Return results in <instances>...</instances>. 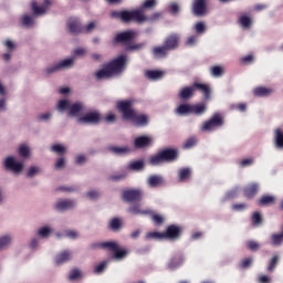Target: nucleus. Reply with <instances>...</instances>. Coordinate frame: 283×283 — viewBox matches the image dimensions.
<instances>
[{
  "label": "nucleus",
  "instance_id": "nucleus-1",
  "mask_svg": "<svg viewBox=\"0 0 283 283\" xmlns=\"http://www.w3.org/2000/svg\"><path fill=\"white\" fill-rule=\"evenodd\" d=\"M157 6L156 0H145L142 7L135 9V10H113L111 12L112 19L120 20L123 23H130L134 20H136L135 13L142 12V15H145L146 10H153Z\"/></svg>",
  "mask_w": 283,
  "mask_h": 283
},
{
  "label": "nucleus",
  "instance_id": "nucleus-2",
  "mask_svg": "<svg viewBox=\"0 0 283 283\" xmlns=\"http://www.w3.org/2000/svg\"><path fill=\"white\" fill-rule=\"evenodd\" d=\"M126 62H127V57L125 54L117 56L111 62L104 64V67L98 70L95 73L96 78L97 80L111 78L114 75L119 74L123 71Z\"/></svg>",
  "mask_w": 283,
  "mask_h": 283
},
{
  "label": "nucleus",
  "instance_id": "nucleus-3",
  "mask_svg": "<svg viewBox=\"0 0 283 283\" xmlns=\"http://www.w3.org/2000/svg\"><path fill=\"white\" fill-rule=\"evenodd\" d=\"M137 33L134 30H126L115 34L114 43L122 44L126 51H140L146 46V42L135 43Z\"/></svg>",
  "mask_w": 283,
  "mask_h": 283
},
{
  "label": "nucleus",
  "instance_id": "nucleus-4",
  "mask_svg": "<svg viewBox=\"0 0 283 283\" xmlns=\"http://www.w3.org/2000/svg\"><path fill=\"white\" fill-rule=\"evenodd\" d=\"M179 153L176 148H165L164 150H159L157 155H153L149 158V164L153 166H158L163 163H174L178 159Z\"/></svg>",
  "mask_w": 283,
  "mask_h": 283
},
{
  "label": "nucleus",
  "instance_id": "nucleus-5",
  "mask_svg": "<svg viewBox=\"0 0 283 283\" xmlns=\"http://www.w3.org/2000/svg\"><path fill=\"white\" fill-rule=\"evenodd\" d=\"M116 107L122 113L124 119L130 120V118H134L136 111L133 108L132 99H120L116 102Z\"/></svg>",
  "mask_w": 283,
  "mask_h": 283
},
{
  "label": "nucleus",
  "instance_id": "nucleus-6",
  "mask_svg": "<svg viewBox=\"0 0 283 283\" xmlns=\"http://www.w3.org/2000/svg\"><path fill=\"white\" fill-rule=\"evenodd\" d=\"M224 124V119L222 117V115H220V113H214L212 115V117H210V119H208L207 122H203L202 126H201V130L202 132H212L217 128L222 127Z\"/></svg>",
  "mask_w": 283,
  "mask_h": 283
},
{
  "label": "nucleus",
  "instance_id": "nucleus-7",
  "mask_svg": "<svg viewBox=\"0 0 283 283\" xmlns=\"http://www.w3.org/2000/svg\"><path fill=\"white\" fill-rule=\"evenodd\" d=\"M144 192L142 189H126L122 193V199L127 203H138L143 200Z\"/></svg>",
  "mask_w": 283,
  "mask_h": 283
},
{
  "label": "nucleus",
  "instance_id": "nucleus-8",
  "mask_svg": "<svg viewBox=\"0 0 283 283\" xmlns=\"http://www.w3.org/2000/svg\"><path fill=\"white\" fill-rule=\"evenodd\" d=\"M191 12L195 17H206L208 14V0H193Z\"/></svg>",
  "mask_w": 283,
  "mask_h": 283
},
{
  "label": "nucleus",
  "instance_id": "nucleus-9",
  "mask_svg": "<svg viewBox=\"0 0 283 283\" xmlns=\"http://www.w3.org/2000/svg\"><path fill=\"white\" fill-rule=\"evenodd\" d=\"M103 120V117L98 111H92L86 113L82 117H78V123L98 125Z\"/></svg>",
  "mask_w": 283,
  "mask_h": 283
},
{
  "label": "nucleus",
  "instance_id": "nucleus-10",
  "mask_svg": "<svg viewBox=\"0 0 283 283\" xmlns=\"http://www.w3.org/2000/svg\"><path fill=\"white\" fill-rule=\"evenodd\" d=\"M74 60L73 59H64L62 61H60L59 63L49 66L45 69V72L48 75L56 73L63 69H70L73 65Z\"/></svg>",
  "mask_w": 283,
  "mask_h": 283
},
{
  "label": "nucleus",
  "instance_id": "nucleus-11",
  "mask_svg": "<svg viewBox=\"0 0 283 283\" xmlns=\"http://www.w3.org/2000/svg\"><path fill=\"white\" fill-rule=\"evenodd\" d=\"M161 12H154L150 15L142 14V12L137 11L135 12V18L133 22H136L138 24L145 23V22H155L158 21L161 18Z\"/></svg>",
  "mask_w": 283,
  "mask_h": 283
},
{
  "label": "nucleus",
  "instance_id": "nucleus-12",
  "mask_svg": "<svg viewBox=\"0 0 283 283\" xmlns=\"http://www.w3.org/2000/svg\"><path fill=\"white\" fill-rule=\"evenodd\" d=\"M180 44V35L178 33H171L167 35L164 40V45L167 48V50L175 51L179 48Z\"/></svg>",
  "mask_w": 283,
  "mask_h": 283
},
{
  "label": "nucleus",
  "instance_id": "nucleus-13",
  "mask_svg": "<svg viewBox=\"0 0 283 283\" xmlns=\"http://www.w3.org/2000/svg\"><path fill=\"white\" fill-rule=\"evenodd\" d=\"M103 248H107L109 251L114 252L113 259L122 260L127 255L126 250H119V247L115 242H104Z\"/></svg>",
  "mask_w": 283,
  "mask_h": 283
},
{
  "label": "nucleus",
  "instance_id": "nucleus-14",
  "mask_svg": "<svg viewBox=\"0 0 283 283\" xmlns=\"http://www.w3.org/2000/svg\"><path fill=\"white\" fill-rule=\"evenodd\" d=\"M181 232L182 230L180 227L171 224L167 227L166 231L164 232V238L165 240L176 241L180 238Z\"/></svg>",
  "mask_w": 283,
  "mask_h": 283
},
{
  "label": "nucleus",
  "instance_id": "nucleus-15",
  "mask_svg": "<svg viewBox=\"0 0 283 283\" xmlns=\"http://www.w3.org/2000/svg\"><path fill=\"white\" fill-rule=\"evenodd\" d=\"M4 167L7 170L19 174L23 169V164H21L20 161H15L13 157H7V159L4 160Z\"/></svg>",
  "mask_w": 283,
  "mask_h": 283
},
{
  "label": "nucleus",
  "instance_id": "nucleus-16",
  "mask_svg": "<svg viewBox=\"0 0 283 283\" xmlns=\"http://www.w3.org/2000/svg\"><path fill=\"white\" fill-rule=\"evenodd\" d=\"M107 151L116 156H126L130 154L132 148L129 146H107Z\"/></svg>",
  "mask_w": 283,
  "mask_h": 283
},
{
  "label": "nucleus",
  "instance_id": "nucleus-17",
  "mask_svg": "<svg viewBox=\"0 0 283 283\" xmlns=\"http://www.w3.org/2000/svg\"><path fill=\"white\" fill-rule=\"evenodd\" d=\"M153 143L151 137H148V135H142L140 137H136L134 142V146L136 149H143L145 147L150 146Z\"/></svg>",
  "mask_w": 283,
  "mask_h": 283
},
{
  "label": "nucleus",
  "instance_id": "nucleus-18",
  "mask_svg": "<svg viewBox=\"0 0 283 283\" xmlns=\"http://www.w3.org/2000/svg\"><path fill=\"white\" fill-rule=\"evenodd\" d=\"M51 1L44 0L43 6L39 7L36 1H32L31 9L35 15H42L50 8Z\"/></svg>",
  "mask_w": 283,
  "mask_h": 283
},
{
  "label": "nucleus",
  "instance_id": "nucleus-19",
  "mask_svg": "<svg viewBox=\"0 0 283 283\" xmlns=\"http://www.w3.org/2000/svg\"><path fill=\"white\" fill-rule=\"evenodd\" d=\"M147 185L149 188L155 189V188L163 187L165 185V180L161 176L153 175L148 178Z\"/></svg>",
  "mask_w": 283,
  "mask_h": 283
},
{
  "label": "nucleus",
  "instance_id": "nucleus-20",
  "mask_svg": "<svg viewBox=\"0 0 283 283\" xmlns=\"http://www.w3.org/2000/svg\"><path fill=\"white\" fill-rule=\"evenodd\" d=\"M169 50L163 44V45H156L153 48L151 53L154 57L156 59H165L169 54Z\"/></svg>",
  "mask_w": 283,
  "mask_h": 283
},
{
  "label": "nucleus",
  "instance_id": "nucleus-21",
  "mask_svg": "<svg viewBox=\"0 0 283 283\" xmlns=\"http://www.w3.org/2000/svg\"><path fill=\"white\" fill-rule=\"evenodd\" d=\"M128 212L134 214V216H150L154 212L150 209L142 210V206L139 203L133 205L129 209Z\"/></svg>",
  "mask_w": 283,
  "mask_h": 283
},
{
  "label": "nucleus",
  "instance_id": "nucleus-22",
  "mask_svg": "<svg viewBox=\"0 0 283 283\" xmlns=\"http://www.w3.org/2000/svg\"><path fill=\"white\" fill-rule=\"evenodd\" d=\"M193 90L195 92L198 91L200 92L202 95H205L206 99L210 98L211 95V88L210 86H208V84H200L199 82H195L193 84Z\"/></svg>",
  "mask_w": 283,
  "mask_h": 283
},
{
  "label": "nucleus",
  "instance_id": "nucleus-23",
  "mask_svg": "<svg viewBox=\"0 0 283 283\" xmlns=\"http://www.w3.org/2000/svg\"><path fill=\"white\" fill-rule=\"evenodd\" d=\"M259 192V185L258 184H251L248 185L244 189H243V195L248 198V199H253L256 193Z\"/></svg>",
  "mask_w": 283,
  "mask_h": 283
},
{
  "label": "nucleus",
  "instance_id": "nucleus-24",
  "mask_svg": "<svg viewBox=\"0 0 283 283\" xmlns=\"http://www.w3.org/2000/svg\"><path fill=\"white\" fill-rule=\"evenodd\" d=\"M75 207V202L73 200H60L56 205H55V209L57 211H66V210H71Z\"/></svg>",
  "mask_w": 283,
  "mask_h": 283
},
{
  "label": "nucleus",
  "instance_id": "nucleus-25",
  "mask_svg": "<svg viewBox=\"0 0 283 283\" xmlns=\"http://www.w3.org/2000/svg\"><path fill=\"white\" fill-rule=\"evenodd\" d=\"M193 84L192 86H185L184 88H181V91H179V98L182 101H187L189 98H191L193 96Z\"/></svg>",
  "mask_w": 283,
  "mask_h": 283
},
{
  "label": "nucleus",
  "instance_id": "nucleus-26",
  "mask_svg": "<svg viewBox=\"0 0 283 283\" xmlns=\"http://www.w3.org/2000/svg\"><path fill=\"white\" fill-rule=\"evenodd\" d=\"M253 94L256 97H268L273 94V88H266V86H258L254 88Z\"/></svg>",
  "mask_w": 283,
  "mask_h": 283
},
{
  "label": "nucleus",
  "instance_id": "nucleus-27",
  "mask_svg": "<svg viewBox=\"0 0 283 283\" xmlns=\"http://www.w3.org/2000/svg\"><path fill=\"white\" fill-rule=\"evenodd\" d=\"M67 28L72 34H78L82 32L81 23L77 19L70 20L67 22Z\"/></svg>",
  "mask_w": 283,
  "mask_h": 283
},
{
  "label": "nucleus",
  "instance_id": "nucleus-28",
  "mask_svg": "<svg viewBox=\"0 0 283 283\" xmlns=\"http://www.w3.org/2000/svg\"><path fill=\"white\" fill-rule=\"evenodd\" d=\"M72 259V253L70 251H63L62 253L55 256L56 265L64 264Z\"/></svg>",
  "mask_w": 283,
  "mask_h": 283
},
{
  "label": "nucleus",
  "instance_id": "nucleus-29",
  "mask_svg": "<svg viewBox=\"0 0 283 283\" xmlns=\"http://www.w3.org/2000/svg\"><path fill=\"white\" fill-rule=\"evenodd\" d=\"M129 120L134 122L138 126H146L148 124L147 115H137L136 111L134 112V116L130 117Z\"/></svg>",
  "mask_w": 283,
  "mask_h": 283
},
{
  "label": "nucleus",
  "instance_id": "nucleus-30",
  "mask_svg": "<svg viewBox=\"0 0 283 283\" xmlns=\"http://www.w3.org/2000/svg\"><path fill=\"white\" fill-rule=\"evenodd\" d=\"M207 106L203 103L200 104H191V114L197 116H201L206 113Z\"/></svg>",
  "mask_w": 283,
  "mask_h": 283
},
{
  "label": "nucleus",
  "instance_id": "nucleus-31",
  "mask_svg": "<svg viewBox=\"0 0 283 283\" xmlns=\"http://www.w3.org/2000/svg\"><path fill=\"white\" fill-rule=\"evenodd\" d=\"M276 201V198L273 197V196H263L259 201V206L261 207H269V206H272L274 205Z\"/></svg>",
  "mask_w": 283,
  "mask_h": 283
},
{
  "label": "nucleus",
  "instance_id": "nucleus-32",
  "mask_svg": "<svg viewBox=\"0 0 283 283\" xmlns=\"http://www.w3.org/2000/svg\"><path fill=\"white\" fill-rule=\"evenodd\" d=\"M274 145L277 149H283V130L281 128L275 130Z\"/></svg>",
  "mask_w": 283,
  "mask_h": 283
},
{
  "label": "nucleus",
  "instance_id": "nucleus-33",
  "mask_svg": "<svg viewBox=\"0 0 283 283\" xmlns=\"http://www.w3.org/2000/svg\"><path fill=\"white\" fill-rule=\"evenodd\" d=\"M69 115L70 116H78V114L82 112L83 109V106L82 104H80V102H76V104H72L70 105V108H69Z\"/></svg>",
  "mask_w": 283,
  "mask_h": 283
},
{
  "label": "nucleus",
  "instance_id": "nucleus-34",
  "mask_svg": "<svg viewBox=\"0 0 283 283\" xmlns=\"http://www.w3.org/2000/svg\"><path fill=\"white\" fill-rule=\"evenodd\" d=\"M146 75L149 80H159L163 77L164 72L159 70H149L146 72Z\"/></svg>",
  "mask_w": 283,
  "mask_h": 283
},
{
  "label": "nucleus",
  "instance_id": "nucleus-35",
  "mask_svg": "<svg viewBox=\"0 0 283 283\" xmlns=\"http://www.w3.org/2000/svg\"><path fill=\"white\" fill-rule=\"evenodd\" d=\"M239 24L244 29H250L252 24V19L249 15H241L239 19Z\"/></svg>",
  "mask_w": 283,
  "mask_h": 283
},
{
  "label": "nucleus",
  "instance_id": "nucleus-36",
  "mask_svg": "<svg viewBox=\"0 0 283 283\" xmlns=\"http://www.w3.org/2000/svg\"><path fill=\"white\" fill-rule=\"evenodd\" d=\"M147 240H157V241H163L165 239L164 232H149L146 234Z\"/></svg>",
  "mask_w": 283,
  "mask_h": 283
},
{
  "label": "nucleus",
  "instance_id": "nucleus-37",
  "mask_svg": "<svg viewBox=\"0 0 283 283\" xmlns=\"http://www.w3.org/2000/svg\"><path fill=\"white\" fill-rule=\"evenodd\" d=\"M176 113L179 115L191 114V104H180V106H178Z\"/></svg>",
  "mask_w": 283,
  "mask_h": 283
},
{
  "label": "nucleus",
  "instance_id": "nucleus-38",
  "mask_svg": "<svg viewBox=\"0 0 283 283\" xmlns=\"http://www.w3.org/2000/svg\"><path fill=\"white\" fill-rule=\"evenodd\" d=\"M271 243L274 247H280L283 243V227H282V232L280 234H273L271 237Z\"/></svg>",
  "mask_w": 283,
  "mask_h": 283
},
{
  "label": "nucleus",
  "instance_id": "nucleus-39",
  "mask_svg": "<svg viewBox=\"0 0 283 283\" xmlns=\"http://www.w3.org/2000/svg\"><path fill=\"white\" fill-rule=\"evenodd\" d=\"M212 76L220 77L224 74L223 67L221 65H213L210 67Z\"/></svg>",
  "mask_w": 283,
  "mask_h": 283
},
{
  "label": "nucleus",
  "instance_id": "nucleus-40",
  "mask_svg": "<svg viewBox=\"0 0 283 283\" xmlns=\"http://www.w3.org/2000/svg\"><path fill=\"white\" fill-rule=\"evenodd\" d=\"M122 228V220L118 218H114L109 222V229L113 231H118Z\"/></svg>",
  "mask_w": 283,
  "mask_h": 283
},
{
  "label": "nucleus",
  "instance_id": "nucleus-41",
  "mask_svg": "<svg viewBox=\"0 0 283 283\" xmlns=\"http://www.w3.org/2000/svg\"><path fill=\"white\" fill-rule=\"evenodd\" d=\"M145 164L142 160L138 161H132V164H129L128 169L133 170V171H139L144 168Z\"/></svg>",
  "mask_w": 283,
  "mask_h": 283
},
{
  "label": "nucleus",
  "instance_id": "nucleus-42",
  "mask_svg": "<svg viewBox=\"0 0 283 283\" xmlns=\"http://www.w3.org/2000/svg\"><path fill=\"white\" fill-rule=\"evenodd\" d=\"M190 175H191L190 168H181L179 170V180L185 181L189 179Z\"/></svg>",
  "mask_w": 283,
  "mask_h": 283
},
{
  "label": "nucleus",
  "instance_id": "nucleus-43",
  "mask_svg": "<svg viewBox=\"0 0 283 283\" xmlns=\"http://www.w3.org/2000/svg\"><path fill=\"white\" fill-rule=\"evenodd\" d=\"M64 146H61V144H54V146L51 147V151L57 154L59 156H63L65 154Z\"/></svg>",
  "mask_w": 283,
  "mask_h": 283
},
{
  "label": "nucleus",
  "instance_id": "nucleus-44",
  "mask_svg": "<svg viewBox=\"0 0 283 283\" xmlns=\"http://www.w3.org/2000/svg\"><path fill=\"white\" fill-rule=\"evenodd\" d=\"M21 22H22V25L25 27V28H31L34 23L33 18L31 15H28V14H24L22 17Z\"/></svg>",
  "mask_w": 283,
  "mask_h": 283
},
{
  "label": "nucleus",
  "instance_id": "nucleus-45",
  "mask_svg": "<svg viewBox=\"0 0 283 283\" xmlns=\"http://www.w3.org/2000/svg\"><path fill=\"white\" fill-rule=\"evenodd\" d=\"M81 276H82V272L78 269H74L70 272L69 280L75 281L81 279Z\"/></svg>",
  "mask_w": 283,
  "mask_h": 283
},
{
  "label": "nucleus",
  "instance_id": "nucleus-46",
  "mask_svg": "<svg viewBox=\"0 0 283 283\" xmlns=\"http://www.w3.org/2000/svg\"><path fill=\"white\" fill-rule=\"evenodd\" d=\"M71 105L70 102H67V99H60L59 104H57V109L59 111H66L70 109Z\"/></svg>",
  "mask_w": 283,
  "mask_h": 283
},
{
  "label": "nucleus",
  "instance_id": "nucleus-47",
  "mask_svg": "<svg viewBox=\"0 0 283 283\" xmlns=\"http://www.w3.org/2000/svg\"><path fill=\"white\" fill-rule=\"evenodd\" d=\"M197 144L196 137H189L184 144L185 149H191Z\"/></svg>",
  "mask_w": 283,
  "mask_h": 283
},
{
  "label": "nucleus",
  "instance_id": "nucleus-48",
  "mask_svg": "<svg viewBox=\"0 0 283 283\" xmlns=\"http://www.w3.org/2000/svg\"><path fill=\"white\" fill-rule=\"evenodd\" d=\"M197 34H203L206 31V24L202 21H198L195 25Z\"/></svg>",
  "mask_w": 283,
  "mask_h": 283
},
{
  "label": "nucleus",
  "instance_id": "nucleus-49",
  "mask_svg": "<svg viewBox=\"0 0 283 283\" xmlns=\"http://www.w3.org/2000/svg\"><path fill=\"white\" fill-rule=\"evenodd\" d=\"M245 245L252 252H256L260 249V244L255 241H248Z\"/></svg>",
  "mask_w": 283,
  "mask_h": 283
},
{
  "label": "nucleus",
  "instance_id": "nucleus-50",
  "mask_svg": "<svg viewBox=\"0 0 283 283\" xmlns=\"http://www.w3.org/2000/svg\"><path fill=\"white\" fill-rule=\"evenodd\" d=\"M127 177V174L123 172L119 175H113L108 178L109 181L118 182L124 180Z\"/></svg>",
  "mask_w": 283,
  "mask_h": 283
},
{
  "label": "nucleus",
  "instance_id": "nucleus-51",
  "mask_svg": "<svg viewBox=\"0 0 283 283\" xmlns=\"http://www.w3.org/2000/svg\"><path fill=\"white\" fill-rule=\"evenodd\" d=\"M10 242H11V238L8 235L0 238V251L6 249V247L9 245Z\"/></svg>",
  "mask_w": 283,
  "mask_h": 283
},
{
  "label": "nucleus",
  "instance_id": "nucleus-52",
  "mask_svg": "<svg viewBox=\"0 0 283 283\" xmlns=\"http://www.w3.org/2000/svg\"><path fill=\"white\" fill-rule=\"evenodd\" d=\"M277 263H279V256L275 255V256H273V259L271 260V262H270V264H269V268H268V271H269V272L274 271V269L276 268Z\"/></svg>",
  "mask_w": 283,
  "mask_h": 283
},
{
  "label": "nucleus",
  "instance_id": "nucleus-53",
  "mask_svg": "<svg viewBox=\"0 0 283 283\" xmlns=\"http://www.w3.org/2000/svg\"><path fill=\"white\" fill-rule=\"evenodd\" d=\"M179 6H178V3H176V2H172V3H170V6H169V12L172 14V15H177L178 13H179Z\"/></svg>",
  "mask_w": 283,
  "mask_h": 283
},
{
  "label": "nucleus",
  "instance_id": "nucleus-54",
  "mask_svg": "<svg viewBox=\"0 0 283 283\" xmlns=\"http://www.w3.org/2000/svg\"><path fill=\"white\" fill-rule=\"evenodd\" d=\"M107 264H108L107 261L102 262L101 264H98V265L95 268L94 273L101 274V273L105 270V268L107 266Z\"/></svg>",
  "mask_w": 283,
  "mask_h": 283
},
{
  "label": "nucleus",
  "instance_id": "nucleus-55",
  "mask_svg": "<svg viewBox=\"0 0 283 283\" xmlns=\"http://www.w3.org/2000/svg\"><path fill=\"white\" fill-rule=\"evenodd\" d=\"M252 262H253V260H252L251 258L243 259V260L241 261V263H240V266H241L242 269H248V268L251 266Z\"/></svg>",
  "mask_w": 283,
  "mask_h": 283
},
{
  "label": "nucleus",
  "instance_id": "nucleus-56",
  "mask_svg": "<svg viewBox=\"0 0 283 283\" xmlns=\"http://www.w3.org/2000/svg\"><path fill=\"white\" fill-rule=\"evenodd\" d=\"M252 223H253L254 226H259V224L262 223V217H261V214H260L259 212H255V213L253 214V217H252Z\"/></svg>",
  "mask_w": 283,
  "mask_h": 283
},
{
  "label": "nucleus",
  "instance_id": "nucleus-57",
  "mask_svg": "<svg viewBox=\"0 0 283 283\" xmlns=\"http://www.w3.org/2000/svg\"><path fill=\"white\" fill-rule=\"evenodd\" d=\"M51 233V230L46 227H43L39 230L38 234L41 237V238H48L49 234Z\"/></svg>",
  "mask_w": 283,
  "mask_h": 283
},
{
  "label": "nucleus",
  "instance_id": "nucleus-58",
  "mask_svg": "<svg viewBox=\"0 0 283 283\" xmlns=\"http://www.w3.org/2000/svg\"><path fill=\"white\" fill-rule=\"evenodd\" d=\"M29 148L28 146H20L19 148V155L22 156L23 158H27L29 156Z\"/></svg>",
  "mask_w": 283,
  "mask_h": 283
},
{
  "label": "nucleus",
  "instance_id": "nucleus-59",
  "mask_svg": "<svg viewBox=\"0 0 283 283\" xmlns=\"http://www.w3.org/2000/svg\"><path fill=\"white\" fill-rule=\"evenodd\" d=\"M39 171H40V170H39V168H36V166H31V167L29 168V171H28V174H27V177H28V178H32V177H34Z\"/></svg>",
  "mask_w": 283,
  "mask_h": 283
},
{
  "label": "nucleus",
  "instance_id": "nucleus-60",
  "mask_svg": "<svg viewBox=\"0 0 283 283\" xmlns=\"http://www.w3.org/2000/svg\"><path fill=\"white\" fill-rule=\"evenodd\" d=\"M197 43V35H190L186 40V45L187 46H193Z\"/></svg>",
  "mask_w": 283,
  "mask_h": 283
},
{
  "label": "nucleus",
  "instance_id": "nucleus-61",
  "mask_svg": "<svg viewBox=\"0 0 283 283\" xmlns=\"http://www.w3.org/2000/svg\"><path fill=\"white\" fill-rule=\"evenodd\" d=\"M64 165H65V159H64V157H60V158L57 159L56 164H55V169H56V170H60V169H62V168L64 167Z\"/></svg>",
  "mask_w": 283,
  "mask_h": 283
},
{
  "label": "nucleus",
  "instance_id": "nucleus-62",
  "mask_svg": "<svg viewBox=\"0 0 283 283\" xmlns=\"http://www.w3.org/2000/svg\"><path fill=\"white\" fill-rule=\"evenodd\" d=\"M153 221L157 224V226H160L164 223V218L159 214H154L153 216Z\"/></svg>",
  "mask_w": 283,
  "mask_h": 283
},
{
  "label": "nucleus",
  "instance_id": "nucleus-63",
  "mask_svg": "<svg viewBox=\"0 0 283 283\" xmlns=\"http://www.w3.org/2000/svg\"><path fill=\"white\" fill-rule=\"evenodd\" d=\"M247 208V206L244 203H235L232 206V209L234 211H243Z\"/></svg>",
  "mask_w": 283,
  "mask_h": 283
},
{
  "label": "nucleus",
  "instance_id": "nucleus-64",
  "mask_svg": "<svg viewBox=\"0 0 283 283\" xmlns=\"http://www.w3.org/2000/svg\"><path fill=\"white\" fill-rule=\"evenodd\" d=\"M253 164V159H242V161H240V166L242 167V168H244V167H249V166H251Z\"/></svg>",
  "mask_w": 283,
  "mask_h": 283
}]
</instances>
